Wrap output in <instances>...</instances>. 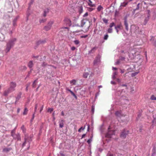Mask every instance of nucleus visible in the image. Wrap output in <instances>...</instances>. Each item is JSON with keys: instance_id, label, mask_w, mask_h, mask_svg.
Returning <instances> with one entry per match:
<instances>
[{"instance_id": "obj_40", "label": "nucleus", "mask_w": 156, "mask_h": 156, "mask_svg": "<svg viewBox=\"0 0 156 156\" xmlns=\"http://www.w3.org/2000/svg\"><path fill=\"white\" fill-rule=\"evenodd\" d=\"M38 107V104H36L35 107V110L34 111L35 112H36V111L37 108Z\"/></svg>"}, {"instance_id": "obj_16", "label": "nucleus", "mask_w": 156, "mask_h": 156, "mask_svg": "<svg viewBox=\"0 0 156 156\" xmlns=\"http://www.w3.org/2000/svg\"><path fill=\"white\" fill-rule=\"evenodd\" d=\"M70 83L72 84V85H75L76 84V80H73L70 81Z\"/></svg>"}, {"instance_id": "obj_44", "label": "nucleus", "mask_w": 156, "mask_h": 156, "mask_svg": "<svg viewBox=\"0 0 156 156\" xmlns=\"http://www.w3.org/2000/svg\"><path fill=\"white\" fill-rule=\"evenodd\" d=\"M120 70L121 71V73H123L125 72V70L124 69L122 70V69H120Z\"/></svg>"}, {"instance_id": "obj_54", "label": "nucleus", "mask_w": 156, "mask_h": 156, "mask_svg": "<svg viewBox=\"0 0 156 156\" xmlns=\"http://www.w3.org/2000/svg\"><path fill=\"white\" fill-rule=\"evenodd\" d=\"M121 86L122 87H127V85L126 84H122L121 85Z\"/></svg>"}, {"instance_id": "obj_63", "label": "nucleus", "mask_w": 156, "mask_h": 156, "mask_svg": "<svg viewBox=\"0 0 156 156\" xmlns=\"http://www.w3.org/2000/svg\"><path fill=\"white\" fill-rule=\"evenodd\" d=\"M66 90H68V91H69L70 92L72 91L70 90L68 88H66Z\"/></svg>"}, {"instance_id": "obj_30", "label": "nucleus", "mask_w": 156, "mask_h": 156, "mask_svg": "<svg viewBox=\"0 0 156 156\" xmlns=\"http://www.w3.org/2000/svg\"><path fill=\"white\" fill-rule=\"evenodd\" d=\"M46 21V19H43L42 20H40L39 22L40 23H44Z\"/></svg>"}, {"instance_id": "obj_42", "label": "nucleus", "mask_w": 156, "mask_h": 156, "mask_svg": "<svg viewBox=\"0 0 156 156\" xmlns=\"http://www.w3.org/2000/svg\"><path fill=\"white\" fill-rule=\"evenodd\" d=\"M71 49L72 51H74L75 50L76 48L74 46H73L71 48Z\"/></svg>"}, {"instance_id": "obj_19", "label": "nucleus", "mask_w": 156, "mask_h": 156, "mask_svg": "<svg viewBox=\"0 0 156 156\" xmlns=\"http://www.w3.org/2000/svg\"><path fill=\"white\" fill-rule=\"evenodd\" d=\"M97 48V47H94L90 51V53H92V52L93 53V52H94L95 51H96V50Z\"/></svg>"}, {"instance_id": "obj_52", "label": "nucleus", "mask_w": 156, "mask_h": 156, "mask_svg": "<svg viewBox=\"0 0 156 156\" xmlns=\"http://www.w3.org/2000/svg\"><path fill=\"white\" fill-rule=\"evenodd\" d=\"M81 30H77L75 31H74V33H78L79 32H80Z\"/></svg>"}, {"instance_id": "obj_6", "label": "nucleus", "mask_w": 156, "mask_h": 156, "mask_svg": "<svg viewBox=\"0 0 156 156\" xmlns=\"http://www.w3.org/2000/svg\"><path fill=\"white\" fill-rule=\"evenodd\" d=\"M115 134L114 131L112 130L109 131L106 134V136L107 137H111V135Z\"/></svg>"}, {"instance_id": "obj_64", "label": "nucleus", "mask_w": 156, "mask_h": 156, "mask_svg": "<svg viewBox=\"0 0 156 156\" xmlns=\"http://www.w3.org/2000/svg\"><path fill=\"white\" fill-rule=\"evenodd\" d=\"M117 81L118 82H120V80L119 79H117Z\"/></svg>"}, {"instance_id": "obj_2", "label": "nucleus", "mask_w": 156, "mask_h": 156, "mask_svg": "<svg viewBox=\"0 0 156 156\" xmlns=\"http://www.w3.org/2000/svg\"><path fill=\"white\" fill-rule=\"evenodd\" d=\"M54 23V21L50 20L48 23L47 26H45L44 27V29L46 31H48L50 30L51 27L52 25Z\"/></svg>"}, {"instance_id": "obj_28", "label": "nucleus", "mask_w": 156, "mask_h": 156, "mask_svg": "<svg viewBox=\"0 0 156 156\" xmlns=\"http://www.w3.org/2000/svg\"><path fill=\"white\" fill-rule=\"evenodd\" d=\"M102 20L104 23L106 24H107L108 23V20L105 18H103L102 19Z\"/></svg>"}, {"instance_id": "obj_27", "label": "nucleus", "mask_w": 156, "mask_h": 156, "mask_svg": "<svg viewBox=\"0 0 156 156\" xmlns=\"http://www.w3.org/2000/svg\"><path fill=\"white\" fill-rule=\"evenodd\" d=\"M27 141V139L26 137H25V142L23 144V145H22L23 147H24L25 145V144L26 143Z\"/></svg>"}, {"instance_id": "obj_43", "label": "nucleus", "mask_w": 156, "mask_h": 156, "mask_svg": "<svg viewBox=\"0 0 156 156\" xmlns=\"http://www.w3.org/2000/svg\"><path fill=\"white\" fill-rule=\"evenodd\" d=\"M47 13V12H46V11H44V13L43 14V16L44 17H45L46 16Z\"/></svg>"}, {"instance_id": "obj_31", "label": "nucleus", "mask_w": 156, "mask_h": 156, "mask_svg": "<svg viewBox=\"0 0 156 156\" xmlns=\"http://www.w3.org/2000/svg\"><path fill=\"white\" fill-rule=\"evenodd\" d=\"M75 44L76 45H78L79 44L80 42L78 40H75L74 41Z\"/></svg>"}, {"instance_id": "obj_37", "label": "nucleus", "mask_w": 156, "mask_h": 156, "mask_svg": "<svg viewBox=\"0 0 156 156\" xmlns=\"http://www.w3.org/2000/svg\"><path fill=\"white\" fill-rule=\"evenodd\" d=\"M70 93H71V94L73 96L76 98H77V97L76 96V95L72 91L71 92H70Z\"/></svg>"}, {"instance_id": "obj_39", "label": "nucleus", "mask_w": 156, "mask_h": 156, "mask_svg": "<svg viewBox=\"0 0 156 156\" xmlns=\"http://www.w3.org/2000/svg\"><path fill=\"white\" fill-rule=\"evenodd\" d=\"M53 111V109L52 108H48V112H51Z\"/></svg>"}, {"instance_id": "obj_29", "label": "nucleus", "mask_w": 156, "mask_h": 156, "mask_svg": "<svg viewBox=\"0 0 156 156\" xmlns=\"http://www.w3.org/2000/svg\"><path fill=\"white\" fill-rule=\"evenodd\" d=\"M103 8L101 5H99L97 8V10L98 11H100Z\"/></svg>"}, {"instance_id": "obj_49", "label": "nucleus", "mask_w": 156, "mask_h": 156, "mask_svg": "<svg viewBox=\"0 0 156 156\" xmlns=\"http://www.w3.org/2000/svg\"><path fill=\"white\" fill-rule=\"evenodd\" d=\"M17 139L18 140H21V138L20 137V135H19L17 136Z\"/></svg>"}, {"instance_id": "obj_33", "label": "nucleus", "mask_w": 156, "mask_h": 156, "mask_svg": "<svg viewBox=\"0 0 156 156\" xmlns=\"http://www.w3.org/2000/svg\"><path fill=\"white\" fill-rule=\"evenodd\" d=\"M83 7L82 6H80L79 7V11L80 13H81L83 12Z\"/></svg>"}, {"instance_id": "obj_22", "label": "nucleus", "mask_w": 156, "mask_h": 156, "mask_svg": "<svg viewBox=\"0 0 156 156\" xmlns=\"http://www.w3.org/2000/svg\"><path fill=\"white\" fill-rule=\"evenodd\" d=\"M89 1V3H88V5L91 7H93L94 5V4H92V2L90 0H88Z\"/></svg>"}, {"instance_id": "obj_61", "label": "nucleus", "mask_w": 156, "mask_h": 156, "mask_svg": "<svg viewBox=\"0 0 156 156\" xmlns=\"http://www.w3.org/2000/svg\"><path fill=\"white\" fill-rule=\"evenodd\" d=\"M20 111V109L19 108H18L17 110V112L18 113H19Z\"/></svg>"}, {"instance_id": "obj_5", "label": "nucleus", "mask_w": 156, "mask_h": 156, "mask_svg": "<svg viewBox=\"0 0 156 156\" xmlns=\"http://www.w3.org/2000/svg\"><path fill=\"white\" fill-rule=\"evenodd\" d=\"M16 86V83L14 82H11L10 84V87L9 88L12 91H14V88Z\"/></svg>"}, {"instance_id": "obj_26", "label": "nucleus", "mask_w": 156, "mask_h": 156, "mask_svg": "<svg viewBox=\"0 0 156 156\" xmlns=\"http://www.w3.org/2000/svg\"><path fill=\"white\" fill-rule=\"evenodd\" d=\"M85 20H83L81 21V27H82L84 26V25L85 23Z\"/></svg>"}, {"instance_id": "obj_15", "label": "nucleus", "mask_w": 156, "mask_h": 156, "mask_svg": "<svg viewBox=\"0 0 156 156\" xmlns=\"http://www.w3.org/2000/svg\"><path fill=\"white\" fill-rule=\"evenodd\" d=\"M28 66L30 68H32L33 66V62L32 61H30L28 64Z\"/></svg>"}, {"instance_id": "obj_48", "label": "nucleus", "mask_w": 156, "mask_h": 156, "mask_svg": "<svg viewBox=\"0 0 156 156\" xmlns=\"http://www.w3.org/2000/svg\"><path fill=\"white\" fill-rule=\"evenodd\" d=\"M88 14L87 12H86L83 15L84 17H86L88 16Z\"/></svg>"}, {"instance_id": "obj_35", "label": "nucleus", "mask_w": 156, "mask_h": 156, "mask_svg": "<svg viewBox=\"0 0 156 156\" xmlns=\"http://www.w3.org/2000/svg\"><path fill=\"white\" fill-rule=\"evenodd\" d=\"M21 129L23 130V132H25L26 131V129L24 127V125H22L21 127Z\"/></svg>"}, {"instance_id": "obj_17", "label": "nucleus", "mask_w": 156, "mask_h": 156, "mask_svg": "<svg viewBox=\"0 0 156 156\" xmlns=\"http://www.w3.org/2000/svg\"><path fill=\"white\" fill-rule=\"evenodd\" d=\"M89 75V73H88L85 72L83 73V77L85 78H87Z\"/></svg>"}, {"instance_id": "obj_51", "label": "nucleus", "mask_w": 156, "mask_h": 156, "mask_svg": "<svg viewBox=\"0 0 156 156\" xmlns=\"http://www.w3.org/2000/svg\"><path fill=\"white\" fill-rule=\"evenodd\" d=\"M120 62L119 60H118L116 62H115V64L117 65Z\"/></svg>"}, {"instance_id": "obj_50", "label": "nucleus", "mask_w": 156, "mask_h": 156, "mask_svg": "<svg viewBox=\"0 0 156 156\" xmlns=\"http://www.w3.org/2000/svg\"><path fill=\"white\" fill-rule=\"evenodd\" d=\"M88 36V35H85L84 36H83L81 37L82 38H86Z\"/></svg>"}, {"instance_id": "obj_25", "label": "nucleus", "mask_w": 156, "mask_h": 156, "mask_svg": "<svg viewBox=\"0 0 156 156\" xmlns=\"http://www.w3.org/2000/svg\"><path fill=\"white\" fill-rule=\"evenodd\" d=\"M45 42V41L44 40H40L37 42V43L38 44H42L44 43Z\"/></svg>"}, {"instance_id": "obj_53", "label": "nucleus", "mask_w": 156, "mask_h": 156, "mask_svg": "<svg viewBox=\"0 0 156 156\" xmlns=\"http://www.w3.org/2000/svg\"><path fill=\"white\" fill-rule=\"evenodd\" d=\"M60 154L61 156H66L65 154L63 153H60Z\"/></svg>"}, {"instance_id": "obj_23", "label": "nucleus", "mask_w": 156, "mask_h": 156, "mask_svg": "<svg viewBox=\"0 0 156 156\" xmlns=\"http://www.w3.org/2000/svg\"><path fill=\"white\" fill-rule=\"evenodd\" d=\"M150 99L152 100H156V97H155L154 95H152Z\"/></svg>"}, {"instance_id": "obj_9", "label": "nucleus", "mask_w": 156, "mask_h": 156, "mask_svg": "<svg viewBox=\"0 0 156 156\" xmlns=\"http://www.w3.org/2000/svg\"><path fill=\"white\" fill-rule=\"evenodd\" d=\"M147 12L148 14L147 15V17H146L145 19V23H146L147 21L149 19V17L150 16V11L149 10H148L147 11Z\"/></svg>"}, {"instance_id": "obj_62", "label": "nucleus", "mask_w": 156, "mask_h": 156, "mask_svg": "<svg viewBox=\"0 0 156 156\" xmlns=\"http://www.w3.org/2000/svg\"><path fill=\"white\" fill-rule=\"evenodd\" d=\"M108 156H113V155L112 154H108Z\"/></svg>"}, {"instance_id": "obj_36", "label": "nucleus", "mask_w": 156, "mask_h": 156, "mask_svg": "<svg viewBox=\"0 0 156 156\" xmlns=\"http://www.w3.org/2000/svg\"><path fill=\"white\" fill-rule=\"evenodd\" d=\"M114 26H115L114 23H112L110 24L109 27L110 28H111Z\"/></svg>"}, {"instance_id": "obj_3", "label": "nucleus", "mask_w": 156, "mask_h": 156, "mask_svg": "<svg viewBox=\"0 0 156 156\" xmlns=\"http://www.w3.org/2000/svg\"><path fill=\"white\" fill-rule=\"evenodd\" d=\"M128 133L129 131L128 130H126L125 129H124L122 132L120 136L121 138L125 139L126 137V135L128 134Z\"/></svg>"}, {"instance_id": "obj_8", "label": "nucleus", "mask_w": 156, "mask_h": 156, "mask_svg": "<svg viewBox=\"0 0 156 156\" xmlns=\"http://www.w3.org/2000/svg\"><path fill=\"white\" fill-rule=\"evenodd\" d=\"M12 91V90L9 88L8 89L5 91L3 94L5 96H7L9 93Z\"/></svg>"}, {"instance_id": "obj_41", "label": "nucleus", "mask_w": 156, "mask_h": 156, "mask_svg": "<svg viewBox=\"0 0 156 156\" xmlns=\"http://www.w3.org/2000/svg\"><path fill=\"white\" fill-rule=\"evenodd\" d=\"M84 129V128H83L82 127H80V128L78 130V131L79 132H80L81 131V130H83Z\"/></svg>"}, {"instance_id": "obj_13", "label": "nucleus", "mask_w": 156, "mask_h": 156, "mask_svg": "<svg viewBox=\"0 0 156 156\" xmlns=\"http://www.w3.org/2000/svg\"><path fill=\"white\" fill-rule=\"evenodd\" d=\"M64 122V121L63 120H62L60 121H59V127L62 128L63 127Z\"/></svg>"}, {"instance_id": "obj_55", "label": "nucleus", "mask_w": 156, "mask_h": 156, "mask_svg": "<svg viewBox=\"0 0 156 156\" xmlns=\"http://www.w3.org/2000/svg\"><path fill=\"white\" fill-rule=\"evenodd\" d=\"M117 74V73L116 72H115L113 73V75H114V76H115Z\"/></svg>"}, {"instance_id": "obj_12", "label": "nucleus", "mask_w": 156, "mask_h": 156, "mask_svg": "<svg viewBox=\"0 0 156 156\" xmlns=\"http://www.w3.org/2000/svg\"><path fill=\"white\" fill-rule=\"evenodd\" d=\"M115 115L118 117H121V116H123V115L122 114V112L121 111H117L115 113Z\"/></svg>"}, {"instance_id": "obj_32", "label": "nucleus", "mask_w": 156, "mask_h": 156, "mask_svg": "<svg viewBox=\"0 0 156 156\" xmlns=\"http://www.w3.org/2000/svg\"><path fill=\"white\" fill-rule=\"evenodd\" d=\"M108 37V35L107 34L104 36V39L105 40H107Z\"/></svg>"}, {"instance_id": "obj_11", "label": "nucleus", "mask_w": 156, "mask_h": 156, "mask_svg": "<svg viewBox=\"0 0 156 156\" xmlns=\"http://www.w3.org/2000/svg\"><path fill=\"white\" fill-rule=\"evenodd\" d=\"M100 62V59L99 57H97L94 61V65H97L98 63Z\"/></svg>"}, {"instance_id": "obj_60", "label": "nucleus", "mask_w": 156, "mask_h": 156, "mask_svg": "<svg viewBox=\"0 0 156 156\" xmlns=\"http://www.w3.org/2000/svg\"><path fill=\"white\" fill-rule=\"evenodd\" d=\"M43 106L41 108L40 110V112H41L43 110Z\"/></svg>"}, {"instance_id": "obj_21", "label": "nucleus", "mask_w": 156, "mask_h": 156, "mask_svg": "<svg viewBox=\"0 0 156 156\" xmlns=\"http://www.w3.org/2000/svg\"><path fill=\"white\" fill-rule=\"evenodd\" d=\"M128 4L127 2H124L121 3L120 6L124 7L125 6Z\"/></svg>"}, {"instance_id": "obj_10", "label": "nucleus", "mask_w": 156, "mask_h": 156, "mask_svg": "<svg viewBox=\"0 0 156 156\" xmlns=\"http://www.w3.org/2000/svg\"><path fill=\"white\" fill-rule=\"evenodd\" d=\"M134 27L135 28V30L134 32L136 34H140L141 32V30L139 31V27L134 26Z\"/></svg>"}, {"instance_id": "obj_45", "label": "nucleus", "mask_w": 156, "mask_h": 156, "mask_svg": "<svg viewBox=\"0 0 156 156\" xmlns=\"http://www.w3.org/2000/svg\"><path fill=\"white\" fill-rule=\"evenodd\" d=\"M92 111L93 112H94V106H92Z\"/></svg>"}, {"instance_id": "obj_14", "label": "nucleus", "mask_w": 156, "mask_h": 156, "mask_svg": "<svg viewBox=\"0 0 156 156\" xmlns=\"http://www.w3.org/2000/svg\"><path fill=\"white\" fill-rule=\"evenodd\" d=\"M124 25L126 27V29L127 30L128 29V24L127 22V20L126 19H125L124 20Z\"/></svg>"}, {"instance_id": "obj_58", "label": "nucleus", "mask_w": 156, "mask_h": 156, "mask_svg": "<svg viewBox=\"0 0 156 156\" xmlns=\"http://www.w3.org/2000/svg\"><path fill=\"white\" fill-rule=\"evenodd\" d=\"M111 83L112 84H116L115 83L114 81H111Z\"/></svg>"}, {"instance_id": "obj_7", "label": "nucleus", "mask_w": 156, "mask_h": 156, "mask_svg": "<svg viewBox=\"0 0 156 156\" xmlns=\"http://www.w3.org/2000/svg\"><path fill=\"white\" fill-rule=\"evenodd\" d=\"M122 26L121 24H119L117 25L116 26H115V29L116 30V31L118 33L119 32L118 29H119V30H121L122 29Z\"/></svg>"}, {"instance_id": "obj_46", "label": "nucleus", "mask_w": 156, "mask_h": 156, "mask_svg": "<svg viewBox=\"0 0 156 156\" xmlns=\"http://www.w3.org/2000/svg\"><path fill=\"white\" fill-rule=\"evenodd\" d=\"M91 139H89L87 140V142L89 144L91 142Z\"/></svg>"}, {"instance_id": "obj_38", "label": "nucleus", "mask_w": 156, "mask_h": 156, "mask_svg": "<svg viewBox=\"0 0 156 156\" xmlns=\"http://www.w3.org/2000/svg\"><path fill=\"white\" fill-rule=\"evenodd\" d=\"M48 65L45 62H43V63L42 64V66L43 67H44Z\"/></svg>"}, {"instance_id": "obj_18", "label": "nucleus", "mask_w": 156, "mask_h": 156, "mask_svg": "<svg viewBox=\"0 0 156 156\" xmlns=\"http://www.w3.org/2000/svg\"><path fill=\"white\" fill-rule=\"evenodd\" d=\"M37 83V79L35 80L33 83L32 87L33 88H35Z\"/></svg>"}, {"instance_id": "obj_59", "label": "nucleus", "mask_w": 156, "mask_h": 156, "mask_svg": "<svg viewBox=\"0 0 156 156\" xmlns=\"http://www.w3.org/2000/svg\"><path fill=\"white\" fill-rule=\"evenodd\" d=\"M112 69L113 70H116L117 69L116 68L113 67Z\"/></svg>"}, {"instance_id": "obj_4", "label": "nucleus", "mask_w": 156, "mask_h": 156, "mask_svg": "<svg viewBox=\"0 0 156 156\" xmlns=\"http://www.w3.org/2000/svg\"><path fill=\"white\" fill-rule=\"evenodd\" d=\"M64 22L66 24L69 26H70L71 25V21L68 18H65L64 20Z\"/></svg>"}, {"instance_id": "obj_1", "label": "nucleus", "mask_w": 156, "mask_h": 156, "mask_svg": "<svg viewBox=\"0 0 156 156\" xmlns=\"http://www.w3.org/2000/svg\"><path fill=\"white\" fill-rule=\"evenodd\" d=\"M16 41V38H14L10 40L6 44V47L5 50L6 53L9 52L11 48L14 44V42Z\"/></svg>"}, {"instance_id": "obj_34", "label": "nucleus", "mask_w": 156, "mask_h": 156, "mask_svg": "<svg viewBox=\"0 0 156 156\" xmlns=\"http://www.w3.org/2000/svg\"><path fill=\"white\" fill-rule=\"evenodd\" d=\"M112 28H109L108 30V33H112Z\"/></svg>"}, {"instance_id": "obj_56", "label": "nucleus", "mask_w": 156, "mask_h": 156, "mask_svg": "<svg viewBox=\"0 0 156 156\" xmlns=\"http://www.w3.org/2000/svg\"><path fill=\"white\" fill-rule=\"evenodd\" d=\"M61 115H62V116H64V112H63V111H62L61 112Z\"/></svg>"}, {"instance_id": "obj_20", "label": "nucleus", "mask_w": 156, "mask_h": 156, "mask_svg": "<svg viewBox=\"0 0 156 156\" xmlns=\"http://www.w3.org/2000/svg\"><path fill=\"white\" fill-rule=\"evenodd\" d=\"M10 150V148H4L3 150V152H9Z\"/></svg>"}, {"instance_id": "obj_57", "label": "nucleus", "mask_w": 156, "mask_h": 156, "mask_svg": "<svg viewBox=\"0 0 156 156\" xmlns=\"http://www.w3.org/2000/svg\"><path fill=\"white\" fill-rule=\"evenodd\" d=\"M85 135H86V134H83L82 135V138H84L85 137Z\"/></svg>"}, {"instance_id": "obj_47", "label": "nucleus", "mask_w": 156, "mask_h": 156, "mask_svg": "<svg viewBox=\"0 0 156 156\" xmlns=\"http://www.w3.org/2000/svg\"><path fill=\"white\" fill-rule=\"evenodd\" d=\"M156 154V152L155 151H154V152L152 154V155L153 156H155V155Z\"/></svg>"}, {"instance_id": "obj_24", "label": "nucleus", "mask_w": 156, "mask_h": 156, "mask_svg": "<svg viewBox=\"0 0 156 156\" xmlns=\"http://www.w3.org/2000/svg\"><path fill=\"white\" fill-rule=\"evenodd\" d=\"M28 110L27 109V108H25L23 112V115H26L27 114Z\"/></svg>"}]
</instances>
